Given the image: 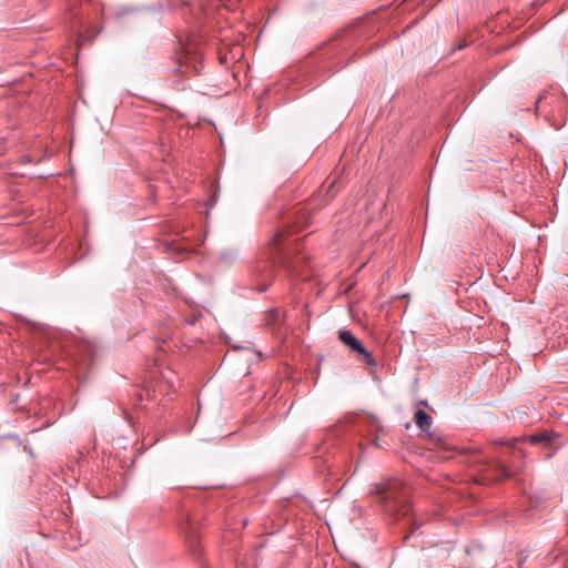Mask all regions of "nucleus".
Listing matches in <instances>:
<instances>
[{"mask_svg":"<svg viewBox=\"0 0 568 568\" xmlns=\"http://www.w3.org/2000/svg\"><path fill=\"white\" fill-rule=\"evenodd\" d=\"M79 6V0H68L67 1V10L72 17H77V8Z\"/></svg>","mask_w":568,"mask_h":568,"instance_id":"10","label":"nucleus"},{"mask_svg":"<svg viewBox=\"0 0 568 568\" xmlns=\"http://www.w3.org/2000/svg\"><path fill=\"white\" fill-rule=\"evenodd\" d=\"M414 422L417 425V427L423 433H425V435L432 442H434L438 446H440L442 444L445 443V440L440 436H438L437 434L430 432V427H432V424H433V418H432V416L428 413H426L423 409L416 410V413L414 414Z\"/></svg>","mask_w":568,"mask_h":568,"instance_id":"6","label":"nucleus"},{"mask_svg":"<svg viewBox=\"0 0 568 568\" xmlns=\"http://www.w3.org/2000/svg\"><path fill=\"white\" fill-rule=\"evenodd\" d=\"M196 322V316H193L191 321H186L187 324H194Z\"/></svg>","mask_w":568,"mask_h":568,"instance_id":"13","label":"nucleus"},{"mask_svg":"<svg viewBox=\"0 0 568 568\" xmlns=\"http://www.w3.org/2000/svg\"><path fill=\"white\" fill-rule=\"evenodd\" d=\"M466 44L465 43H459L458 47L456 48L457 50H462L463 48H465Z\"/></svg>","mask_w":568,"mask_h":568,"instance_id":"14","label":"nucleus"},{"mask_svg":"<svg viewBox=\"0 0 568 568\" xmlns=\"http://www.w3.org/2000/svg\"><path fill=\"white\" fill-rule=\"evenodd\" d=\"M369 493L377 497L382 510L390 517H406L412 511L409 489L400 479H384L374 484Z\"/></svg>","mask_w":568,"mask_h":568,"instance_id":"1","label":"nucleus"},{"mask_svg":"<svg viewBox=\"0 0 568 568\" xmlns=\"http://www.w3.org/2000/svg\"><path fill=\"white\" fill-rule=\"evenodd\" d=\"M498 445L505 446L504 450L490 459H476V463H480L483 471L487 475L485 480L499 481L505 478L514 477L520 469V460L523 459V453L517 447L518 439H514L513 443H497Z\"/></svg>","mask_w":568,"mask_h":568,"instance_id":"2","label":"nucleus"},{"mask_svg":"<svg viewBox=\"0 0 568 568\" xmlns=\"http://www.w3.org/2000/svg\"><path fill=\"white\" fill-rule=\"evenodd\" d=\"M24 450H28V453H29L30 455H32V450H31V449H28V447H27V446L24 447Z\"/></svg>","mask_w":568,"mask_h":568,"instance_id":"15","label":"nucleus"},{"mask_svg":"<svg viewBox=\"0 0 568 568\" xmlns=\"http://www.w3.org/2000/svg\"><path fill=\"white\" fill-rule=\"evenodd\" d=\"M163 379H165L171 386H173V382L171 381L170 376H162Z\"/></svg>","mask_w":568,"mask_h":568,"instance_id":"12","label":"nucleus"},{"mask_svg":"<svg viewBox=\"0 0 568 568\" xmlns=\"http://www.w3.org/2000/svg\"><path fill=\"white\" fill-rule=\"evenodd\" d=\"M99 32L100 30L95 31L92 36L88 34L87 32L80 33L78 40L82 42H90L97 37Z\"/></svg>","mask_w":568,"mask_h":568,"instance_id":"11","label":"nucleus"},{"mask_svg":"<svg viewBox=\"0 0 568 568\" xmlns=\"http://www.w3.org/2000/svg\"><path fill=\"white\" fill-rule=\"evenodd\" d=\"M95 347L90 342H81L75 345V352H70L74 364L80 368H87L93 361Z\"/></svg>","mask_w":568,"mask_h":568,"instance_id":"5","label":"nucleus"},{"mask_svg":"<svg viewBox=\"0 0 568 568\" xmlns=\"http://www.w3.org/2000/svg\"><path fill=\"white\" fill-rule=\"evenodd\" d=\"M203 52L202 48L193 38L182 44V54L179 59V69L182 73H199L202 69Z\"/></svg>","mask_w":568,"mask_h":568,"instance_id":"3","label":"nucleus"},{"mask_svg":"<svg viewBox=\"0 0 568 568\" xmlns=\"http://www.w3.org/2000/svg\"><path fill=\"white\" fill-rule=\"evenodd\" d=\"M559 435L554 432H542L539 434H535L529 437V442L531 444H546L549 445L555 438H558Z\"/></svg>","mask_w":568,"mask_h":568,"instance_id":"8","label":"nucleus"},{"mask_svg":"<svg viewBox=\"0 0 568 568\" xmlns=\"http://www.w3.org/2000/svg\"><path fill=\"white\" fill-rule=\"evenodd\" d=\"M474 452L478 453V452H479V448H478V447H475V448H474Z\"/></svg>","mask_w":568,"mask_h":568,"instance_id":"16","label":"nucleus"},{"mask_svg":"<svg viewBox=\"0 0 568 568\" xmlns=\"http://www.w3.org/2000/svg\"><path fill=\"white\" fill-rule=\"evenodd\" d=\"M339 341L352 352L363 356V362L369 366H376L377 363L372 354L366 349L363 343L349 329H341L338 332Z\"/></svg>","mask_w":568,"mask_h":568,"instance_id":"4","label":"nucleus"},{"mask_svg":"<svg viewBox=\"0 0 568 568\" xmlns=\"http://www.w3.org/2000/svg\"><path fill=\"white\" fill-rule=\"evenodd\" d=\"M239 257V254L236 251H223L220 253V261L224 264H232L234 263Z\"/></svg>","mask_w":568,"mask_h":568,"instance_id":"9","label":"nucleus"},{"mask_svg":"<svg viewBox=\"0 0 568 568\" xmlns=\"http://www.w3.org/2000/svg\"><path fill=\"white\" fill-rule=\"evenodd\" d=\"M282 240H283V232L280 230L276 232L272 242L270 243L268 255H270V258L273 261V265L276 262L282 261V252H283Z\"/></svg>","mask_w":568,"mask_h":568,"instance_id":"7","label":"nucleus"}]
</instances>
